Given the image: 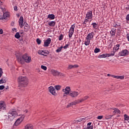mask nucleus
<instances>
[{"instance_id": "1", "label": "nucleus", "mask_w": 129, "mask_h": 129, "mask_svg": "<svg viewBox=\"0 0 129 129\" xmlns=\"http://www.w3.org/2000/svg\"><path fill=\"white\" fill-rule=\"evenodd\" d=\"M18 82L21 87H26L29 83L28 78L26 77L20 76L18 78Z\"/></svg>"}, {"instance_id": "2", "label": "nucleus", "mask_w": 129, "mask_h": 129, "mask_svg": "<svg viewBox=\"0 0 129 129\" xmlns=\"http://www.w3.org/2000/svg\"><path fill=\"white\" fill-rule=\"evenodd\" d=\"M18 116V113L17 111L15 110H10L8 113V119L10 121H13L14 118Z\"/></svg>"}, {"instance_id": "3", "label": "nucleus", "mask_w": 129, "mask_h": 129, "mask_svg": "<svg viewBox=\"0 0 129 129\" xmlns=\"http://www.w3.org/2000/svg\"><path fill=\"white\" fill-rule=\"evenodd\" d=\"M23 59L24 60V62L26 63H31V62H32V58L31 56H29L27 54L23 55Z\"/></svg>"}, {"instance_id": "4", "label": "nucleus", "mask_w": 129, "mask_h": 129, "mask_svg": "<svg viewBox=\"0 0 129 129\" xmlns=\"http://www.w3.org/2000/svg\"><path fill=\"white\" fill-rule=\"evenodd\" d=\"M92 18H93V15H92V11H89L88 12L86 15V19H88V20H91L90 22L92 21Z\"/></svg>"}, {"instance_id": "5", "label": "nucleus", "mask_w": 129, "mask_h": 129, "mask_svg": "<svg viewBox=\"0 0 129 129\" xmlns=\"http://www.w3.org/2000/svg\"><path fill=\"white\" fill-rule=\"evenodd\" d=\"M119 55L120 56H128L129 55V51L127 49L122 50L119 52Z\"/></svg>"}, {"instance_id": "6", "label": "nucleus", "mask_w": 129, "mask_h": 129, "mask_svg": "<svg viewBox=\"0 0 129 129\" xmlns=\"http://www.w3.org/2000/svg\"><path fill=\"white\" fill-rule=\"evenodd\" d=\"M69 95L71 97L74 98L79 95V93L77 91H71Z\"/></svg>"}, {"instance_id": "7", "label": "nucleus", "mask_w": 129, "mask_h": 129, "mask_svg": "<svg viewBox=\"0 0 129 129\" xmlns=\"http://www.w3.org/2000/svg\"><path fill=\"white\" fill-rule=\"evenodd\" d=\"M6 102L4 101H0V111H3V110H6Z\"/></svg>"}, {"instance_id": "8", "label": "nucleus", "mask_w": 129, "mask_h": 129, "mask_svg": "<svg viewBox=\"0 0 129 129\" xmlns=\"http://www.w3.org/2000/svg\"><path fill=\"white\" fill-rule=\"evenodd\" d=\"M48 90L49 92L52 94V95H54V96L57 95V93H56V90H55V88L53 86H50L48 88Z\"/></svg>"}, {"instance_id": "9", "label": "nucleus", "mask_w": 129, "mask_h": 129, "mask_svg": "<svg viewBox=\"0 0 129 129\" xmlns=\"http://www.w3.org/2000/svg\"><path fill=\"white\" fill-rule=\"evenodd\" d=\"M17 58L18 61L21 64H24L25 63V61L23 58V55H17Z\"/></svg>"}, {"instance_id": "10", "label": "nucleus", "mask_w": 129, "mask_h": 129, "mask_svg": "<svg viewBox=\"0 0 129 129\" xmlns=\"http://www.w3.org/2000/svg\"><path fill=\"white\" fill-rule=\"evenodd\" d=\"M113 56V53H103L102 55H100L98 56V58H106V57H110Z\"/></svg>"}, {"instance_id": "11", "label": "nucleus", "mask_w": 129, "mask_h": 129, "mask_svg": "<svg viewBox=\"0 0 129 129\" xmlns=\"http://www.w3.org/2000/svg\"><path fill=\"white\" fill-rule=\"evenodd\" d=\"M62 91L63 92H64L63 95L64 96H65V94L67 95L68 94H69V93H70V91H71V88H70V87H66L65 89H62Z\"/></svg>"}, {"instance_id": "12", "label": "nucleus", "mask_w": 129, "mask_h": 129, "mask_svg": "<svg viewBox=\"0 0 129 129\" xmlns=\"http://www.w3.org/2000/svg\"><path fill=\"white\" fill-rule=\"evenodd\" d=\"M51 73L53 75H54V76H63V74L59 73L58 71L55 70H52L51 71Z\"/></svg>"}, {"instance_id": "13", "label": "nucleus", "mask_w": 129, "mask_h": 129, "mask_svg": "<svg viewBox=\"0 0 129 129\" xmlns=\"http://www.w3.org/2000/svg\"><path fill=\"white\" fill-rule=\"evenodd\" d=\"M51 38H47L46 40H44V44L43 46L44 47H48L51 44Z\"/></svg>"}, {"instance_id": "14", "label": "nucleus", "mask_w": 129, "mask_h": 129, "mask_svg": "<svg viewBox=\"0 0 129 129\" xmlns=\"http://www.w3.org/2000/svg\"><path fill=\"white\" fill-rule=\"evenodd\" d=\"M19 25L20 28L24 27V18L23 16H21L19 20Z\"/></svg>"}, {"instance_id": "15", "label": "nucleus", "mask_w": 129, "mask_h": 129, "mask_svg": "<svg viewBox=\"0 0 129 129\" xmlns=\"http://www.w3.org/2000/svg\"><path fill=\"white\" fill-rule=\"evenodd\" d=\"M23 120H24V117H21L19 118L18 119H17V120L15 122V125L16 126L19 125V124H20L21 122L23 121Z\"/></svg>"}, {"instance_id": "16", "label": "nucleus", "mask_w": 129, "mask_h": 129, "mask_svg": "<svg viewBox=\"0 0 129 129\" xmlns=\"http://www.w3.org/2000/svg\"><path fill=\"white\" fill-rule=\"evenodd\" d=\"M94 37V33L93 32H92L88 34L86 37V40H91V39H93V37Z\"/></svg>"}, {"instance_id": "17", "label": "nucleus", "mask_w": 129, "mask_h": 129, "mask_svg": "<svg viewBox=\"0 0 129 129\" xmlns=\"http://www.w3.org/2000/svg\"><path fill=\"white\" fill-rule=\"evenodd\" d=\"M24 129H34V126L32 124H27L25 125Z\"/></svg>"}, {"instance_id": "18", "label": "nucleus", "mask_w": 129, "mask_h": 129, "mask_svg": "<svg viewBox=\"0 0 129 129\" xmlns=\"http://www.w3.org/2000/svg\"><path fill=\"white\" fill-rule=\"evenodd\" d=\"M91 26H93V28L94 30H97V29H98V24H97L95 22L92 23V24H91Z\"/></svg>"}, {"instance_id": "19", "label": "nucleus", "mask_w": 129, "mask_h": 129, "mask_svg": "<svg viewBox=\"0 0 129 129\" xmlns=\"http://www.w3.org/2000/svg\"><path fill=\"white\" fill-rule=\"evenodd\" d=\"M75 29V24H73L71 26L70 31H69V33H73L74 34V29Z\"/></svg>"}, {"instance_id": "20", "label": "nucleus", "mask_w": 129, "mask_h": 129, "mask_svg": "<svg viewBox=\"0 0 129 129\" xmlns=\"http://www.w3.org/2000/svg\"><path fill=\"white\" fill-rule=\"evenodd\" d=\"M78 67L79 66L77 64H74V65L70 64L68 68V69H72L73 68H78Z\"/></svg>"}, {"instance_id": "21", "label": "nucleus", "mask_w": 129, "mask_h": 129, "mask_svg": "<svg viewBox=\"0 0 129 129\" xmlns=\"http://www.w3.org/2000/svg\"><path fill=\"white\" fill-rule=\"evenodd\" d=\"M47 19L49 20H54L55 19V15L54 14H49L47 16Z\"/></svg>"}, {"instance_id": "22", "label": "nucleus", "mask_w": 129, "mask_h": 129, "mask_svg": "<svg viewBox=\"0 0 129 129\" xmlns=\"http://www.w3.org/2000/svg\"><path fill=\"white\" fill-rule=\"evenodd\" d=\"M8 80V79L7 78H3L0 80V84H2V83H6Z\"/></svg>"}, {"instance_id": "23", "label": "nucleus", "mask_w": 129, "mask_h": 129, "mask_svg": "<svg viewBox=\"0 0 129 129\" xmlns=\"http://www.w3.org/2000/svg\"><path fill=\"white\" fill-rule=\"evenodd\" d=\"M48 25L50 27H54L56 25V22L55 21H50L48 22Z\"/></svg>"}, {"instance_id": "24", "label": "nucleus", "mask_w": 129, "mask_h": 129, "mask_svg": "<svg viewBox=\"0 0 129 129\" xmlns=\"http://www.w3.org/2000/svg\"><path fill=\"white\" fill-rule=\"evenodd\" d=\"M114 78H116V79H124V76H114Z\"/></svg>"}, {"instance_id": "25", "label": "nucleus", "mask_w": 129, "mask_h": 129, "mask_svg": "<svg viewBox=\"0 0 129 129\" xmlns=\"http://www.w3.org/2000/svg\"><path fill=\"white\" fill-rule=\"evenodd\" d=\"M38 53L39 55H42L43 56H46V53L44 50H39Z\"/></svg>"}, {"instance_id": "26", "label": "nucleus", "mask_w": 129, "mask_h": 129, "mask_svg": "<svg viewBox=\"0 0 129 129\" xmlns=\"http://www.w3.org/2000/svg\"><path fill=\"white\" fill-rule=\"evenodd\" d=\"M120 45L119 44H116L115 46H114L113 49H114V52H116V51L118 50L119 48Z\"/></svg>"}, {"instance_id": "27", "label": "nucleus", "mask_w": 129, "mask_h": 129, "mask_svg": "<svg viewBox=\"0 0 129 129\" xmlns=\"http://www.w3.org/2000/svg\"><path fill=\"white\" fill-rule=\"evenodd\" d=\"M3 19L4 20H7V19H8V17H9L10 15L7 13H5L3 14Z\"/></svg>"}, {"instance_id": "28", "label": "nucleus", "mask_w": 129, "mask_h": 129, "mask_svg": "<svg viewBox=\"0 0 129 129\" xmlns=\"http://www.w3.org/2000/svg\"><path fill=\"white\" fill-rule=\"evenodd\" d=\"M24 30L25 32H27L28 30H29V25L28 23H26L24 25Z\"/></svg>"}, {"instance_id": "29", "label": "nucleus", "mask_w": 129, "mask_h": 129, "mask_svg": "<svg viewBox=\"0 0 129 129\" xmlns=\"http://www.w3.org/2000/svg\"><path fill=\"white\" fill-rule=\"evenodd\" d=\"M15 38L16 39H20L21 38V35H20V33L19 32H17L15 35Z\"/></svg>"}, {"instance_id": "30", "label": "nucleus", "mask_w": 129, "mask_h": 129, "mask_svg": "<svg viewBox=\"0 0 129 129\" xmlns=\"http://www.w3.org/2000/svg\"><path fill=\"white\" fill-rule=\"evenodd\" d=\"M124 118L125 120L128 121L129 120V116H128L127 114H124Z\"/></svg>"}, {"instance_id": "31", "label": "nucleus", "mask_w": 129, "mask_h": 129, "mask_svg": "<svg viewBox=\"0 0 129 129\" xmlns=\"http://www.w3.org/2000/svg\"><path fill=\"white\" fill-rule=\"evenodd\" d=\"M84 44L85 46H88V45L90 44V40H89V39H87V40L85 42Z\"/></svg>"}, {"instance_id": "32", "label": "nucleus", "mask_w": 129, "mask_h": 129, "mask_svg": "<svg viewBox=\"0 0 129 129\" xmlns=\"http://www.w3.org/2000/svg\"><path fill=\"white\" fill-rule=\"evenodd\" d=\"M120 113V111L118 108H114V113Z\"/></svg>"}, {"instance_id": "33", "label": "nucleus", "mask_w": 129, "mask_h": 129, "mask_svg": "<svg viewBox=\"0 0 129 129\" xmlns=\"http://www.w3.org/2000/svg\"><path fill=\"white\" fill-rule=\"evenodd\" d=\"M62 49H63V46H61L60 47H59L56 50V52L57 53H59V52H61L62 50Z\"/></svg>"}, {"instance_id": "34", "label": "nucleus", "mask_w": 129, "mask_h": 129, "mask_svg": "<svg viewBox=\"0 0 129 129\" xmlns=\"http://www.w3.org/2000/svg\"><path fill=\"white\" fill-rule=\"evenodd\" d=\"M55 88L56 90H60V89H61V86L60 85L55 86Z\"/></svg>"}, {"instance_id": "35", "label": "nucleus", "mask_w": 129, "mask_h": 129, "mask_svg": "<svg viewBox=\"0 0 129 129\" xmlns=\"http://www.w3.org/2000/svg\"><path fill=\"white\" fill-rule=\"evenodd\" d=\"M63 37L64 36L63 35V34H61L58 38L59 41H62V40H63Z\"/></svg>"}, {"instance_id": "36", "label": "nucleus", "mask_w": 129, "mask_h": 129, "mask_svg": "<svg viewBox=\"0 0 129 129\" xmlns=\"http://www.w3.org/2000/svg\"><path fill=\"white\" fill-rule=\"evenodd\" d=\"M95 53H99V52H100V49L96 48L94 50Z\"/></svg>"}, {"instance_id": "37", "label": "nucleus", "mask_w": 129, "mask_h": 129, "mask_svg": "<svg viewBox=\"0 0 129 129\" xmlns=\"http://www.w3.org/2000/svg\"><path fill=\"white\" fill-rule=\"evenodd\" d=\"M41 69H43L45 71H46V70H47V67H46L45 66H41Z\"/></svg>"}, {"instance_id": "38", "label": "nucleus", "mask_w": 129, "mask_h": 129, "mask_svg": "<svg viewBox=\"0 0 129 129\" xmlns=\"http://www.w3.org/2000/svg\"><path fill=\"white\" fill-rule=\"evenodd\" d=\"M78 103H79V102L77 101H74L72 102V105H76V104H77Z\"/></svg>"}, {"instance_id": "39", "label": "nucleus", "mask_w": 129, "mask_h": 129, "mask_svg": "<svg viewBox=\"0 0 129 129\" xmlns=\"http://www.w3.org/2000/svg\"><path fill=\"white\" fill-rule=\"evenodd\" d=\"M73 33H72V32H69V38H72V36H73Z\"/></svg>"}, {"instance_id": "40", "label": "nucleus", "mask_w": 129, "mask_h": 129, "mask_svg": "<svg viewBox=\"0 0 129 129\" xmlns=\"http://www.w3.org/2000/svg\"><path fill=\"white\" fill-rule=\"evenodd\" d=\"M36 42H37L38 45H40V44H41V40H40L39 38H37L36 39Z\"/></svg>"}, {"instance_id": "41", "label": "nucleus", "mask_w": 129, "mask_h": 129, "mask_svg": "<svg viewBox=\"0 0 129 129\" xmlns=\"http://www.w3.org/2000/svg\"><path fill=\"white\" fill-rule=\"evenodd\" d=\"M87 129H93V125H91V126H87Z\"/></svg>"}, {"instance_id": "42", "label": "nucleus", "mask_w": 129, "mask_h": 129, "mask_svg": "<svg viewBox=\"0 0 129 129\" xmlns=\"http://www.w3.org/2000/svg\"><path fill=\"white\" fill-rule=\"evenodd\" d=\"M111 117H112V115H107V116H106V119L111 118Z\"/></svg>"}, {"instance_id": "43", "label": "nucleus", "mask_w": 129, "mask_h": 129, "mask_svg": "<svg viewBox=\"0 0 129 129\" xmlns=\"http://www.w3.org/2000/svg\"><path fill=\"white\" fill-rule=\"evenodd\" d=\"M102 118H103V116L102 115L98 116L97 117V119H102Z\"/></svg>"}, {"instance_id": "44", "label": "nucleus", "mask_w": 129, "mask_h": 129, "mask_svg": "<svg viewBox=\"0 0 129 129\" xmlns=\"http://www.w3.org/2000/svg\"><path fill=\"white\" fill-rule=\"evenodd\" d=\"M88 98H89V97L88 96H86L83 98L84 100H86L87 99H88Z\"/></svg>"}, {"instance_id": "45", "label": "nucleus", "mask_w": 129, "mask_h": 129, "mask_svg": "<svg viewBox=\"0 0 129 129\" xmlns=\"http://www.w3.org/2000/svg\"><path fill=\"white\" fill-rule=\"evenodd\" d=\"M78 101L79 102V103H80V102H83V101H84V99L82 98L81 99L78 100Z\"/></svg>"}, {"instance_id": "46", "label": "nucleus", "mask_w": 129, "mask_h": 129, "mask_svg": "<svg viewBox=\"0 0 129 129\" xmlns=\"http://www.w3.org/2000/svg\"><path fill=\"white\" fill-rule=\"evenodd\" d=\"M5 88V86L1 85L0 86V90H3Z\"/></svg>"}, {"instance_id": "47", "label": "nucleus", "mask_w": 129, "mask_h": 129, "mask_svg": "<svg viewBox=\"0 0 129 129\" xmlns=\"http://www.w3.org/2000/svg\"><path fill=\"white\" fill-rule=\"evenodd\" d=\"M69 46V44H66L64 46H63V49H67Z\"/></svg>"}, {"instance_id": "48", "label": "nucleus", "mask_w": 129, "mask_h": 129, "mask_svg": "<svg viewBox=\"0 0 129 129\" xmlns=\"http://www.w3.org/2000/svg\"><path fill=\"white\" fill-rule=\"evenodd\" d=\"M14 11H18V7L14 6Z\"/></svg>"}, {"instance_id": "49", "label": "nucleus", "mask_w": 129, "mask_h": 129, "mask_svg": "<svg viewBox=\"0 0 129 129\" xmlns=\"http://www.w3.org/2000/svg\"><path fill=\"white\" fill-rule=\"evenodd\" d=\"M43 51H44V53H45V54H49V51H48V50H43Z\"/></svg>"}, {"instance_id": "50", "label": "nucleus", "mask_w": 129, "mask_h": 129, "mask_svg": "<svg viewBox=\"0 0 129 129\" xmlns=\"http://www.w3.org/2000/svg\"><path fill=\"white\" fill-rule=\"evenodd\" d=\"M126 21H129V14L128 15H127V16H126Z\"/></svg>"}, {"instance_id": "51", "label": "nucleus", "mask_w": 129, "mask_h": 129, "mask_svg": "<svg viewBox=\"0 0 129 129\" xmlns=\"http://www.w3.org/2000/svg\"><path fill=\"white\" fill-rule=\"evenodd\" d=\"M70 106H72V103H70V104H69L67 105V107H70Z\"/></svg>"}, {"instance_id": "52", "label": "nucleus", "mask_w": 129, "mask_h": 129, "mask_svg": "<svg viewBox=\"0 0 129 129\" xmlns=\"http://www.w3.org/2000/svg\"><path fill=\"white\" fill-rule=\"evenodd\" d=\"M12 32H17V29L16 28H13L12 29Z\"/></svg>"}, {"instance_id": "53", "label": "nucleus", "mask_w": 129, "mask_h": 129, "mask_svg": "<svg viewBox=\"0 0 129 129\" xmlns=\"http://www.w3.org/2000/svg\"><path fill=\"white\" fill-rule=\"evenodd\" d=\"M107 76L111 77H113V75H110V74H108L107 75Z\"/></svg>"}, {"instance_id": "54", "label": "nucleus", "mask_w": 129, "mask_h": 129, "mask_svg": "<svg viewBox=\"0 0 129 129\" xmlns=\"http://www.w3.org/2000/svg\"><path fill=\"white\" fill-rule=\"evenodd\" d=\"M89 19L86 18L85 20V22L86 23H88V21Z\"/></svg>"}, {"instance_id": "55", "label": "nucleus", "mask_w": 129, "mask_h": 129, "mask_svg": "<svg viewBox=\"0 0 129 129\" xmlns=\"http://www.w3.org/2000/svg\"><path fill=\"white\" fill-rule=\"evenodd\" d=\"M92 123H91V122H89V123H87V126H89L92 125H91Z\"/></svg>"}, {"instance_id": "56", "label": "nucleus", "mask_w": 129, "mask_h": 129, "mask_svg": "<svg viewBox=\"0 0 129 129\" xmlns=\"http://www.w3.org/2000/svg\"><path fill=\"white\" fill-rule=\"evenodd\" d=\"M3 33H4V31L3 30V29H0V34H3Z\"/></svg>"}, {"instance_id": "57", "label": "nucleus", "mask_w": 129, "mask_h": 129, "mask_svg": "<svg viewBox=\"0 0 129 129\" xmlns=\"http://www.w3.org/2000/svg\"><path fill=\"white\" fill-rule=\"evenodd\" d=\"M11 26L13 27V26H15V22H11Z\"/></svg>"}, {"instance_id": "58", "label": "nucleus", "mask_w": 129, "mask_h": 129, "mask_svg": "<svg viewBox=\"0 0 129 129\" xmlns=\"http://www.w3.org/2000/svg\"><path fill=\"white\" fill-rule=\"evenodd\" d=\"M3 17H4L3 15L0 16V20H4Z\"/></svg>"}, {"instance_id": "59", "label": "nucleus", "mask_w": 129, "mask_h": 129, "mask_svg": "<svg viewBox=\"0 0 129 129\" xmlns=\"http://www.w3.org/2000/svg\"><path fill=\"white\" fill-rule=\"evenodd\" d=\"M0 73H2L3 74V69L0 68Z\"/></svg>"}, {"instance_id": "60", "label": "nucleus", "mask_w": 129, "mask_h": 129, "mask_svg": "<svg viewBox=\"0 0 129 129\" xmlns=\"http://www.w3.org/2000/svg\"><path fill=\"white\" fill-rule=\"evenodd\" d=\"M109 48H111V47H112V43H111V44L109 45Z\"/></svg>"}, {"instance_id": "61", "label": "nucleus", "mask_w": 129, "mask_h": 129, "mask_svg": "<svg viewBox=\"0 0 129 129\" xmlns=\"http://www.w3.org/2000/svg\"><path fill=\"white\" fill-rule=\"evenodd\" d=\"M110 34H111V35H113L112 34H113V30H111V31H110Z\"/></svg>"}, {"instance_id": "62", "label": "nucleus", "mask_w": 129, "mask_h": 129, "mask_svg": "<svg viewBox=\"0 0 129 129\" xmlns=\"http://www.w3.org/2000/svg\"><path fill=\"white\" fill-rule=\"evenodd\" d=\"M24 112H26V113H28V109H26L24 110Z\"/></svg>"}, {"instance_id": "63", "label": "nucleus", "mask_w": 129, "mask_h": 129, "mask_svg": "<svg viewBox=\"0 0 129 129\" xmlns=\"http://www.w3.org/2000/svg\"><path fill=\"white\" fill-rule=\"evenodd\" d=\"M78 121H79V122L82 121V119H79L78 120Z\"/></svg>"}, {"instance_id": "64", "label": "nucleus", "mask_w": 129, "mask_h": 129, "mask_svg": "<svg viewBox=\"0 0 129 129\" xmlns=\"http://www.w3.org/2000/svg\"><path fill=\"white\" fill-rule=\"evenodd\" d=\"M126 10H129V5H128L127 7H126Z\"/></svg>"}]
</instances>
